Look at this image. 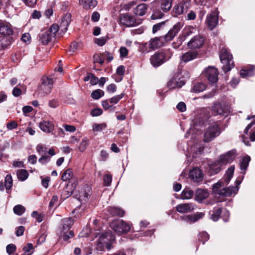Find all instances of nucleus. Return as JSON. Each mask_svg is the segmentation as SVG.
<instances>
[{
  "mask_svg": "<svg viewBox=\"0 0 255 255\" xmlns=\"http://www.w3.org/2000/svg\"><path fill=\"white\" fill-rule=\"evenodd\" d=\"M236 156V151L232 150L227 154L221 155L219 159L214 163L210 165L209 170L212 174H217L222 168L228 163H231Z\"/></svg>",
  "mask_w": 255,
  "mask_h": 255,
  "instance_id": "obj_1",
  "label": "nucleus"
},
{
  "mask_svg": "<svg viewBox=\"0 0 255 255\" xmlns=\"http://www.w3.org/2000/svg\"><path fill=\"white\" fill-rule=\"evenodd\" d=\"M221 133V128L217 122L209 125L206 128L204 136V141L209 142L218 136Z\"/></svg>",
  "mask_w": 255,
  "mask_h": 255,
  "instance_id": "obj_2",
  "label": "nucleus"
},
{
  "mask_svg": "<svg viewBox=\"0 0 255 255\" xmlns=\"http://www.w3.org/2000/svg\"><path fill=\"white\" fill-rule=\"evenodd\" d=\"M115 236L111 232H106L101 235L97 242V248L100 250L107 249L110 250L115 240Z\"/></svg>",
  "mask_w": 255,
  "mask_h": 255,
  "instance_id": "obj_3",
  "label": "nucleus"
},
{
  "mask_svg": "<svg viewBox=\"0 0 255 255\" xmlns=\"http://www.w3.org/2000/svg\"><path fill=\"white\" fill-rule=\"evenodd\" d=\"M221 63L223 64L222 69L225 72L230 71L234 67L232 55L226 48H223L220 55Z\"/></svg>",
  "mask_w": 255,
  "mask_h": 255,
  "instance_id": "obj_4",
  "label": "nucleus"
},
{
  "mask_svg": "<svg viewBox=\"0 0 255 255\" xmlns=\"http://www.w3.org/2000/svg\"><path fill=\"white\" fill-rule=\"evenodd\" d=\"M111 227L119 235L128 232L131 229L130 225L123 220H114L111 224Z\"/></svg>",
  "mask_w": 255,
  "mask_h": 255,
  "instance_id": "obj_5",
  "label": "nucleus"
},
{
  "mask_svg": "<svg viewBox=\"0 0 255 255\" xmlns=\"http://www.w3.org/2000/svg\"><path fill=\"white\" fill-rule=\"evenodd\" d=\"M162 37H155L150 40L148 42L142 44L141 46V51L142 53H147L150 50H155L159 48L162 45L161 39Z\"/></svg>",
  "mask_w": 255,
  "mask_h": 255,
  "instance_id": "obj_6",
  "label": "nucleus"
},
{
  "mask_svg": "<svg viewBox=\"0 0 255 255\" xmlns=\"http://www.w3.org/2000/svg\"><path fill=\"white\" fill-rule=\"evenodd\" d=\"M0 34L2 35V36L0 37V40H2V41L4 38L8 39L9 40V44L11 43L13 30L9 24L0 23Z\"/></svg>",
  "mask_w": 255,
  "mask_h": 255,
  "instance_id": "obj_7",
  "label": "nucleus"
},
{
  "mask_svg": "<svg viewBox=\"0 0 255 255\" xmlns=\"http://www.w3.org/2000/svg\"><path fill=\"white\" fill-rule=\"evenodd\" d=\"M170 57L166 59L164 53L156 52L150 57V62L153 67H157L168 60Z\"/></svg>",
  "mask_w": 255,
  "mask_h": 255,
  "instance_id": "obj_8",
  "label": "nucleus"
},
{
  "mask_svg": "<svg viewBox=\"0 0 255 255\" xmlns=\"http://www.w3.org/2000/svg\"><path fill=\"white\" fill-rule=\"evenodd\" d=\"M205 42L203 36L197 35L193 37L187 43V46L191 49H199L201 48Z\"/></svg>",
  "mask_w": 255,
  "mask_h": 255,
  "instance_id": "obj_9",
  "label": "nucleus"
},
{
  "mask_svg": "<svg viewBox=\"0 0 255 255\" xmlns=\"http://www.w3.org/2000/svg\"><path fill=\"white\" fill-rule=\"evenodd\" d=\"M202 74L212 83H216L218 80V70L214 67L209 66L204 70Z\"/></svg>",
  "mask_w": 255,
  "mask_h": 255,
  "instance_id": "obj_10",
  "label": "nucleus"
},
{
  "mask_svg": "<svg viewBox=\"0 0 255 255\" xmlns=\"http://www.w3.org/2000/svg\"><path fill=\"white\" fill-rule=\"evenodd\" d=\"M183 26V23L178 22L175 24L172 28H171L168 33L163 37L165 41H171L177 35L179 31Z\"/></svg>",
  "mask_w": 255,
  "mask_h": 255,
  "instance_id": "obj_11",
  "label": "nucleus"
},
{
  "mask_svg": "<svg viewBox=\"0 0 255 255\" xmlns=\"http://www.w3.org/2000/svg\"><path fill=\"white\" fill-rule=\"evenodd\" d=\"M190 0H183L175 5L172 9V12L174 16L180 15L185 12H187V9L190 5Z\"/></svg>",
  "mask_w": 255,
  "mask_h": 255,
  "instance_id": "obj_12",
  "label": "nucleus"
},
{
  "mask_svg": "<svg viewBox=\"0 0 255 255\" xmlns=\"http://www.w3.org/2000/svg\"><path fill=\"white\" fill-rule=\"evenodd\" d=\"M206 23L209 28L212 30L218 23V12L217 10L212 11L210 14L207 16L206 20Z\"/></svg>",
  "mask_w": 255,
  "mask_h": 255,
  "instance_id": "obj_13",
  "label": "nucleus"
},
{
  "mask_svg": "<svg viewBox=\"0 0 255 255\" xmlns=\"http://www.w3.org/2000/svg\"><path fill=\"white\" fill-rule=\"evenodd\" d=\"M196 31L195 27L192 26H187L183 30L182 34L180 35L177 39V43L181 45L183 41H185L186 38L191 35L192 34L195 33Z\"/></svg>",
  "mask_w": 255,
  "mask_h": 255,
  "instance_id": "obj_14",
  "label": "nucleus"
},
{
  "mask_svg": "<svg viewBox=\"0 0 255 255\" xmlns=\"http://www.w3.org/2000/svg\"><path fill=\"white\" fill-rule=\"evenodd\" d=\"M74 222V220L72 217L66 218L61 220L59 226L60 233H65L69 231Z\"/></svg>",
  "mask_w": 255,
  "mask_h": 255,
  "instance_id": "obj_15",
  "label": "nucleus"
},
{
  "mask_svg": "<svg viewBox=\"0 0 255 255\" xmlns=\"http://www.w3.org/2000/svg\"><path fill=\"white\" fill-rule=\"evenodd\" d=\"M92 194V188L88 185L84 186L79 191L78 199L80 202H86Z\"/></svg>",
  "mask_w": 255,
  "mask_h": 255,
  "instance_id": "obj_16",
  "label": "nucleus"
},
{
  "mask_svg": "<svg viewBox=\"0 0 255 255\" xmlns=\"http://www.w3.org/2000/svg\"><path fill=\"white\" fill-rule=\"evenodd\" d=\"M195 209V205L192 203H184L178 204L176 206V211L180 213L192 212Z\"/></svg>",
  "mask_w": 255,
  "mask_h": 255,
  "instance_id": "obj_17",
  "label": "nucleus"
},
{
  "mask_svg": "<svg viewBox=\"0 0 255 255\" xmlns=\"http://www.w3.org/2000/svg\"><path fill=\"white\" fill-rule=\"evenodd\" d=\"M120 23L126 26H134L136 25L134 18L129 14L122 15L120 18Z\"/></svg>",
  "mask_w": 255,
  "mask_h": 255,
  "instance_id": "obj_18",
  "label": "nucleus"
},
{
  "mask_svg": "<svg viewBox=\"0 0 255 255\" xmlns=\"http://www.w3.org/2000/svg\"><path fill=\"white\" fill-rule=\"evenodd\" d=\"M189 176L194 182H199L203 179V173L198 168H194L190 170Z\"/></svg>",
  "mask_w": 255,
  "mask_h": 255,
  "instance_id": "obj_19",
  "label": "nucleus"
},
{
  "mask_svg": "<svg viewBox=\"0 0 255 255\" xmlns=\"http://www.w3.org/2000/svg\"><path fill=\"white\" fill-rule=\"evenodd\" d=\"M198 55L199 53L197 51L189 50L183 53L181 55L180 59L182 62L187 63L190 61L196 59L198 57Z\"/></svg>",
  "mask_w": 255,
  "mask_h": 255,
  "instance_id": "obj_20",
  "label": "nucleus"
},
{
  "mask_svg": "<svg viewBox=\"0 0 255 255\" xmlns=\"http://www.w3.org/2000/svg\"><path fill=\"white\" fill-rule=\"evenodd\" d=\"M204 214L202 212H197L194 215L183 216L180 218L185 222L191 223L197 221L199 219L202 218Z\"/></svg>",
  "mask_w": 255,
  "mask_h": 255,
  "instance_id": "obj_21",
  "label": "nucleus"
},
{
  "mask_svg": "<svg viewBox=\"0 0 255 255\" xmlns=\"http://www.w3.org/2000/svg\"><path fill=\"white\" fill-rule=\"evenodd\" d=\"M39 128L45 133H50L54 129V125L52 122L43 120L39 123Z\"/></svg>",
  "mask_w": 255,
  "mask_h": 255,
  "instance_id": "obj_22",
  "label": "nucleus"
},
{
  "mask_svg": "<svg viewBox=\"0 0 255 255\" xmlns=\"http://www.w3.org/2000/svg\"><path fill=\"white\" fill-rule=\"evenodd\" d=\"M71 21V15L69 13H67L61 19V21L59 26L60 30L63 32H65Z\"/></svg>",
  "mask_w": 255,
  "mask_h": 255,
  "instance_id": "obj_23",
  "label": "nucleus"
},
{
  "mask_svg": "<svg viewBox=\"0 0 255 255\" xmlns=\"http://www.w3.org/2000/svg\"><path fill=\"white\" fill-rule=\"evenodd\" d=\"M79 4L85 10L95 8L98 4L97 0H79Z\"/></svg>",
  "mask_w": 255,
  "mask_h": 255,
  "instance_id": "obj_24",
  "label": "nucleus"
},
{
  "mask_svg": "<svg viewBox=\"0 0 255 255\" xmlns=\"http://www.w3.org/2000/svg\"><path fill=\"white\" fill-rule=\"evenodd\" d=\"M212 111L216 115H223L227 113L229 111V108L227 107L218 103L215 104L212 106Z\"/></svg>",
  "mask_w": 255,
  "mask_h": 255,
  "instance_id": "obj_25",
  "label": "nucleus"
},
{
  "mask_svg": "<svg viewBox=\"0 0 255 255\" xmlns=\"http://www.w3.org/2000/svg\"><path fill=\"white\" fill-rule=\"evenodd\" d=\"M185 84L184 81L177 77H173L167 83V86L170 89L180 88Z\"/></svg>",
  "mask_w": 255,
  "mask_h": 255,
  "instance_id": "obj_26",
  "label": "nucleus"
},
{
  "mask_svg": "<svg viewBox=\"0 0 255 255\" xmlns=\"http://www.w3.org/2000/svg\"><path fill=\"white\" fill-rule=\"evenodd\" d=\"M239 190V188L230 186L227 188H223L221 189L220 196L229 197L233 194H236Z\"/></svg>",
  "mask_w": 255,
  "mask_h": 255,
  "instance_id": "obj_27",
  "label": "nucleus"
},
{
  "mask_svg": "<svg viewBox=\"0 0 255 255\" xmlns=\"http://www.w3.org/2000/svg\"><path fill=\"white\" fill-rule=\"evenodd\" d=\"M147 9V5L142 3L136 6L134 9V13L139 16H143L146 13Z\"/></svg>",
  "mask_w": 255,
  "mask_h": 255,
  "instance_id": "obj_28",
  "label": "nucleus"
},
{
  "mask_svg": "<svg viewBox=\"0 0 255 255\" xmlns=\"http://www.w3.org/2000/svg\"><path fill=\"white\" fill-rule=\"evenodd\" d=\"M206 89V85L202 82H196L193 84L191 92L199 93L203 92Z\"/></svg>",
  "mask_w": 255,
  "mask_h": 255,
  "instance_id": "obj_29",
  "label": "nucleus"
},
{
  "mask_svg": "<svg viewBox=\"0 0 255 255\" xmlns=\"http://www.w3.org/2000/svg\"><path fill=\"white\" fill-rule=\"evenodd\" d=\"M107 210L112 216L123 217L125 214V212L122 209L118 207H110Z\"/></svg>",
  "mask_w": 255,
  "mask_h": 255,
  "instance_id": "obj_30",
  "label": "nucleus"
},
{
  "mask_svg": "<svg viewBox=\"0 0 255 255\" xmlns=\"http://www.w3.org/2000/svg\"><path fill=\"white\" fill-rule=\"evenodd\" d=\"M251 161V158L249 156L246 155L242 158L240 163V169L242 170H244L242 173L243 174H245V170H247L249 166L250 161Z\"/></svg>",
  "mask_w": 255,
  "mask_h": 255,
  "instance_id": "obj_31",
  "label": "nucleus"
},
{
  "mask_svg": "<svg viewBox=\"0 0 255 255\" xmlns=\"http://www.w3.org/2000/svg\"><path fill=\"white\" fill-rule=\"evenodd\" d=\"M53 37L47 31L42 32L39 35V40L44 44H47Z\"/></svg>",
  "mask_w": 255,
  "mask_h": 255,
  "instance_id": "obj_32",
  "label": "nucleus"
},
{
  "mask_svg": "<svg viewBox=\"0 0 255 255\" xmlns=\"http://www.w3.org/2000/svg\"><path fill=\"white\" fill-rule=\"evenodd\" d=\"M161 9L164 12L170 9L173 0H160Z\"/></svg>",
  "mask_w": 255,
  "mask_h": 255,
  "instance_id": "obj_33",
  "label": "nucleus"
},
{
  "mask_svg": "<svg viewBox=\"0 0 255 255\" xmlns=\"http://www.w3.org/2000/svg\"><path fill=\"white\" fill-rule=\"evenodd\" d=\"M235 166H231L230 168H228V170L226 171V173L224 176V180L226 182V185L229 183L231 178H232Z\"/></svg>",
  "mask_w": 255,
  "mask_h": 255,
  "instance_id": "obj_34",
  "label": "nucleus"
},
{
  "mask_svg": "<svg viewBox=\"0 0 255 255\" xmlns=\"http://www.w3.org/2000/svg\"><path fill=\"white\" fill-rule=\"evenodd\" d=\"M193 191L188 188H185L181 194V198L183 200H188L192 198Z\"/></svg>",
  "mask_w": 255,
  "mask_h": 255,
  "instance_id": "obj_35",
  "label": "nucleus"
},
{
  "mask_svg": "<svg viewBox=\"0 0 255 255\" xmlns=\"http://www.w3.org/2000/svg\"><path fill=\"white\" fill-rule=\"evenodd\" d=\"M16 174L18 179L21 181L25 180L29 175L28 172L25 169L18 170Z\"/></svg>",
  "mask_w": 255,
  "mask_h": 255,
  "instance_id": "obj_36",
  "label": "nucleus"
},
{
  "mask_svg": "<svg viewBox=\"0 0 255 255\" xmlns=\"http://www.w3.org/2000/svg\"><path fill=\"white\" fill-rule=\"evenodd\" d=\"M107 128L105 123L97 124L95 123L92 125V130L95 132H100Z\"/></svg>",
  "mask_w": 255,
  "mask_h": 255,
  "instance_id": "obj_37",
  "label": "nucleus"
},
{
  "mask_svg": "<svg viewBox=\"0 0 255 255\" xmlns=\"http://www.w3.org/2000/svg\"><path fill=\"white\" fill-rule=\"evenodd\" d=\"M13 180L11 175L8 174L6 176L4 180V187L7 192L12 186Z\"/></svg>",
  "mask_w": 255,
  "mask_h": 255,
  "instance_id": "obj_38",
  "label": "nucleus"
},
{
  "mask_svg": "<svg viewBox=\"0 0 255 255\" xmlns=\"http://www.w3.org/2000/svg\"><path fill=\"white\" fill-rule=\"evenodd\" d=\"M73 172L71 169H67L66 170L62 175V180L66 181L68 180L71 181L72 180Z\"/></svg>",
  "mask_w": 255,
  "mask_h": 255,
  "instance_id": "obj_39",
  "label": "nucleus"
},
{
  "mask_svg": "<svg viewBox=\"0 0 255 255\" xmlns=\"http://www.w3.org/2000/svg\"><path fill=\"white\" fill-rule=\"evenodd\" d=\"M25 208L20 204L15 205L13 208L14 213L18 216L22 215L25 211Z\"/></svg>",
  "mask_w": 255,
  "mask_h": 255,
  "instance_id": "obj_40",
  "label": "nucleus"
},
{
  "mask_svg": "<svg viewBox=\"0 0 255 255\" xmlns=\"http://www.w3.org/2000/svg\"><path fill=\"white\" fill-rule=\"evenodd\" d=\"M209 193L206 190L199 189L196 191V196L200 200L206 198Z\"/></svg>",
  "mask_w": 255,
  "mask_h": 255,
  "instance_id": "obj_41",
  "label": "nucleus"
},
{
  "mask_svg": "<svg viewBox=\"0 0 255 255\" xmlns=\"http://www.w3.org/2000/svg\"><path fill=\"white\" fill-rule=\"evenodd\" d=\"M223 183L222 181H219L217 183L213 185L212 190L213 192L216 195L220 196V193L221 190V188L223 186Z\"/></svg>",
  "mask_w": 255,
  "mask_h": 255,
  "instance_id": "obj_42",
  "label": "nucleus"
},
{
  "mask_svg": "<svg viewBox=\"0 0 255 255\" xmlns=\"http://www.w3.org/2000/svg\"><path fill=\"white\" fill-rule=\"evenodd\" d=\"M104 92L101 89H97L93 91L91 93V97L95 100H98L102 97L104 96Z\"/></svg>",
  "mask_w": 255,
  "mask_h": 255,
  "instance_id": "obj_43",
  "label": "nucleus"
},
{
  "mask_svg": "<svg viewBox=\"0 0 255 255\" xmlns=\"http://www.w3.org/2000/svg\"><path fill=\"white\" fill-rule=\"evenodd\" d=\"M60 29L59 26L57 24H53L48 30H46L51 36L54 37L58 30Z\"/></svg>",
  "mask_w": 255,
  "mask_h": 255,
  "instance_id": "obj_44",
  "label": "nucleus"
},
{
  "mask_svg": "<svg viewBox=\"0 0 255 255\" xmlns=\"http://www.w3.org/2000/svg\"><path fill=\"white\" fill-rule=\"evenodd\" d=\"M60 236L63 238L64 241H67L69 239L74 237V232L69 231L65 233H60Z\"/></svg>",
  "mask_w": 255,
  "mask_h": 255,
  "instance_id": "obj_45",
  "label": "nucleus"
},
{
  "mask_svg": "<svg viewBox=\"0 0 255 255\" xmlns=\"http://www.w3.org/2000/svg\"><path fill=\"white\" fill-rule=\"evenodd\" d=\"M222 212V208H214L211 218L214 221H217L219 219L220 214Z\"/></svg>",
  "mask_w": 255,
  "mask_h": 255,
  "instance_id": "obj_46",
  "label": "nucleus"
},
{
  "mask_svg": "<svg viewBox=\"0 0 255 255\" xmlns=\"http://www.w3.org/2000/svg\"><path fill=\"white\" fill-rule=\"evenodd\" d=\"M247 120H252V121L250 124H249L247 126L246 128L245 129L244 133L246 134H248V131H249V129L253 126V125H255V116H248L247 118Z\"/></svg>",
  "mask_w": 255,
  "mask_h": 255,
  "instance_id": "obj_47",
  "label": "nucleus"
},
{
  "mask_svg": "<svg viewBox=\"0 0 255 255\" xmlns=\"http://www.w3.org/2000/svg\"><path fill=\"white\" fill-rule=\"evenodd\" d=\"M254 75L252 69H242L240 71V75L243 78L250 77Z\"/></svg>",
  "mask_w": 255,
  "mask_h": 255,
  "instance_id": "obj_48",
  "label": "nucleus"
},
{
  "mask_svg": "<svg viewBox=\"0 0 255 255\" xmlns=\"http://www.w3.org/2000/svg\"><path fill=\"white\" fill-rule=\"evenodd\" d=\"M53 79L51 77H43L42 79V84H43L47 87H50L51 89L53 87Z\"/></svg>",
  "mask_w": 255,
  "mask_h": 255,
  "instance_id": "obj_49",
  "label": "nucleus"
},
{
  "mask_svg": "<svg viewBox=\"0 0 255 255\" xmlns=\"http://www.w3.org/2000/svg\"><path fill=\"white\" fill-rule=\"evenodd\" d=\"M165 21H162L161 22L153 25L152 27L153 33H155L156 32L161 29L165 25Z\"/></svg>",
  "mask_w": 255,
  "mask_h": 255,
  "instance_id": "obj_50",
  "label": "nucleus"
},
{
  "mask_svg": "<svg viewBox=\"0 0 255 255\" xmlns=\"http://www.w3.org/2000/svg\"><path fill=\"white\" fill-rule=\"evenodd\" d=\"M51 88L50 87H47L43 84H41L39 88V91L41 94H43V95H47L51 92Z\"/></svg>",
  "mask_w": 255,
  "mask_h": 255,
  "instance_id": "obj_51",
  "label": "nucleus"
},
{
  "mask_svg": "<svg viewBox=\"0 0 255 255\" xmlns=\"http://www.w3.org/2000/svg\"><path fill=\"white\" fill-rule=\"evenodd\" d=\"M209 8V4H206L204 5H202V7L200 8L199 16H200L201 18H202L205 15Z\"/></svg>",
  "mask_w": 255,
  "mask_h": 255,
  "instance_id": "obj_52",
  "label": "nucleus"
},
{
  "mask_svg": "<svg viewBox=\"0 0 255 255\" xmlns=\"http://www.w3.org/2000/svg\"><path fill=\"white\" fill-rule=\"evenodd\" d=\"M124 96V94H121L120 95H116L110 99V103L113 104L118 103L121 99H122Z\"/></svg>",
  "mask_w": 255,
  "mask_h": 255,
  "instance_id": "obj_53",
  "label": "nucleus"
},
{
  "mask_svg": "<svg viewBox=\"0 0 255 255\" xmlns=\"http://www.w3.org/2000/svg\"><path fill=\"white\" fill-rule=\"evenodd\" d=\"M163 16V13L160 10H155L151 16V19L161 18Z\"/></svg>",
  "mask_w": 255,
  "mask_h": 255,
  "instance_id": "obj_54",
  "label": "nucleus"
},
{
  "mask_svg": "<svg viewBox=\"0 0 255 255\" xmlns=\"http://www.w3.org/2000/svg\"><path fill=\"white\" fill-rule=\"evenodd\" d=\"M88 145V139L86 137H84L82 139V141L80 143V144L79 145V150L81 151H84L87 146Z\"/></svg>",
  "mask_w": 255,
  "mask_h": 255,
  "instance_id": "obj_55",
  "label": "nucleus"
},
{
  "mask_svg": "<svg viewBox=\"0 0 255 255\" xmlns=\"http://www.w3.org/2000/svg\"><path fill=\"white\" fill-rule=\"evenodd\" d=\"M102 105L104 109L106 110L109 109L112 112H113L115 110V107H113L112 106L110 105L108 100L102 101Z\"/></svg>",
  "mask_w": 255,
  "mask_h": 255,
  "instance_id": "obj_56",
  "label": "nucleus"
},
{
  "mask_svg": "<svg viewBox=\"0 0 255 255\" xmlns=\"http://www.w3.org/2000/svg\"><path fill=\"white\" fill-rule=\"evenodd\" d=\"M51 157L46 155H42L40 158H39L38 161L42 165L46 164L50 161Z\"/></svg>",
  "mask_w": 255,
  "mask_h": 255,
  "instance_id": "obj_57",
  "label": "nucleus"
},
{
  "mask_svg": "<svg viewBox=\"0 0 255 255\" xmlns=\"http://www.w3.org/2000/svg\"><path fill=\"white\" fill-rule=\"evenodd\" d=\"M209 239V235L205 232H203L199 234V240L203 242V244Z\"/></svg>",
  "mask_w": 255,
  "mask_h": 255,
  "instance_id": "obj_58",
  "label": "nucleus"
},
{
  "mask_svg": "<svg viewBox=\"0 0 255 255\" xmlns=\"http://www.w3.org/2000/svg\"><path fill=\"white\" fill-rule=\"evenodd\" d=\"M108 38L107 37H102L99 38H96L95 39V42L98 45L102 46H103L107 41Z\"/></svg>",
  "mask_w": 255,
  "mask_h": 255,
  "instance_id": "obj_59",
  "label": "nucleus"
},
{
  "mask_svg": "<svg viewBox=\"0 0 255 255\" xmlns=\"http://www.w3.org/2000/svg\"><path fill=\"white\" fill-rule=\"evenodd\" d=\"M36 149L38 154L41 155L45 154L46 152V148L42 144H38Z\"/></svg>",
  "mask_w": 255,
  "mask_h": 255,
  "instance_id": "obj_60",
  "label": "nucleus"
},
{
  "mask_svg": "<svg viewBox=\"0 0 255 255\" xmlns=\"http://www.w3.org/2000/svg\"><path fill=\"white\" fill-rule=\"evenodd\" d=\"M112 177L110 175L107 174L104 177V183L105 186H110L112 182Z\"/></svg>",
  "mask_w": 255,
  "mask_h": 255,
  "instance_id": "obj_61",
  "label": "nucleus"
},
{
  "mask_svg": "<svg viewBox=\"0 0 255 255\" xmlns=\"http://www.w3.org/2000/svg\"><path fill=\"white\" fill-rule=\"evenodd\" d=\"M33 248V245L32 244L28 243L26 246H25L23 248V250L24 251V254L31 255V253H30L31 250Z\"/></svg>",
  "mask_w": 255,
  "mask_h": 255,
  "instance_id": "obj_62",
  "label": "nucleus"
},
{
  "mask_svg": "<svg viewBox=\"0 0 255 255\" xmlns=\"http://www.w3.org/2000/svg\"><path fill=\"white\" fill-rule=\"evenodd\" d=\"M6 252L8 255H11L16 250V246L13 244H9L6 248Z\"/></svg>",
  "mask_w": 255,
  "mask_h": 255,
  "instance_id": "obj_63",
  "label": "nucleus"
},
{
  "mask_svg": "<svg viewBox=\"0 0 255 255\" xmlns=\"http://www.w3.org/2000/svg\"><path fill=\"white\" fill-rule=\"evenodd\" d=\"M103 113V111L100 108H96L92 110L91 114L93 117H97L101 115Z\"/></svg>",
  "mask_w": 255,
  "mask_h": 255,
  "instance_id": "obj_64",
  "label": "nucleus"
}]
</instances>
